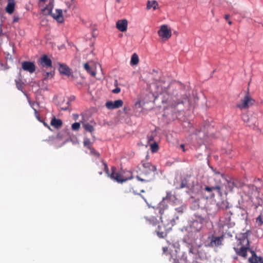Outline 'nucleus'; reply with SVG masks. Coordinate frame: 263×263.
I'll return each instance as SVG.
<instances>
[{"mask_svg":"<svg viewBox=\"0 0 263 263\" xmlns=\"http://www.w3.org/2000/svg\"><path fill=\"white\" fill-rule=\"evenodd\" d=\"M165 97L167 99H162V102L168 104L179 112L192 109L197 100L195 95L190 96V92L187 93L184 90L180 91L170 99H168V95L167 94Z\"/></svg>","mask_w":263,"mask_h":263,"instance_id":"f257e3e1","label":"nucleus"},{"mask_svg":"<svg viewBox=\"0 0 263 263\" xmlns=\"http://www.w3.org/2000/svg\"><path fill=\"white\" fill-rule=\"evenodd\" d=\"M156 210H158L160 214L161 224L159 223L156 226L157 227L155 232L159 237L164 238L168 233L169 229H171V228H167L165 223L166 224L172 223V222H174L173 218L172 216H170V211L168 209V205L165 204L164 202H160L156 208Z\"/></svg>","mask_w":263,"mask_h":263,"instance_id":"f03ea898","label":"nucleus"},{"mask_svg":"<svg viewBox=\"0 0 263 263\" xmlns=\"http://www.w3.org/2000/svg\"><path fill=\"white\" fill-rule=\"evenodd\" d=\"M251 231L247 230L246 232L240 233L236 236L237 240L236 246L234 247V250L236 254L246 258L247 251L250 250V242L248 237L251 235Z\"/></svg>","mask_w":263,"mask_h":263,"instance_id":"7ed1b4c3","label":"nucleus"},{"mask_svg":"<svg viewBox=\"0 0 263 263\" xmlns=\"http://www.w3.org/2000/svg\"><path fill=\"white\" fill-rule=\"evenodd\" d=\"M102 165L104 166V170L108 177L118 183H123L133 178L132 173L130 171H121L117 172L116 167L112 166L111 168V173H109L108 166L103 160L102 161Z\"/></svg>","mask_w":263,"mask_h":263,"instance_id":"20e7f679","label":"nucleus"},{"mask_svg":"<svg viewBox=\"0 0 263 263\" xmlns=\"http://www.w3.org/2000/svg\"><path fill=\"white\" fill-rule=\"evenodd\" d=\"M39 6L45 15H50L54 7V0H39Z\"/></svg>","mask_w":263,"mask_h":263,"instance_id":"39448f33","label":"nucleus"},{"mask_svg":"<svg viewBox=\"0 0 263 263\" xmlns=\"http://www.w3.org/2000/svg\"><path fill=\"white\" fill-rule=\"evenodd\" d=\"M255 101L251 97L248 90L247 92L241 102L237 104V106L240 109H247L254 104Z\"/></svg>","mask_w":263,"mask_h":263,"instance_id":"423d86ee","label":"nucleus"},{"mask_svg":"<svg viewBox=\"0 0 263 263\" xmlns=\"http://www.w3.org/2000/svg\"><path fill=\"white\" fill-rule=\"evenodd\" d=\"M207 222L208 219L206 217L198 214H195V219L193 220L192 225L193 227L195 229L196 231H199Z\"/></svg>","mask_w":263,"mask_h":263,"instance_id":"0eeeda50","label":"nucleus"},{"mask_svg":"<svg viewBox=\"0 0 263 263\" xmlns=\"http://www.w3.org/2000/svg\"><path fill=\"white\" fill-rule=\"evenodd\" d=\"M159 36L163 40L167 41L172 36V31L170 28L166 25H163L160 26L158 31Z\"/></svg>","mask_w":263,"mask_h":263,"instance_id":"6e6552de","label":"nucleus"},{"mask_svg":"<svg viewBox=\"0 0 263 263\" xmlns=\"http://www.w3.org/2000/svg\"><path fill=\"white\" fill-rule=\"evenodd\" d=\"M67 99L62 95H59L54 98V101L61 110H66L68 108V106L66 105Z\"/></svg>","mask_w":263,"mask_h":263,"instance_id":"1a4fd4ad","label":"nucleus"},{"mask_svg":"<svg viewBox=\"0 0 263 263\" xmlns=\"http://www.w3.org/2000/svg\"><path fill=\"white\" fill-rule=\"evenodd\" d=\"M208 239H210L211 241L208 245H207L208 247H218L222 245V241L223 239V236H221L220 237H216L212 235L211 237H209Z\"/></svg>","mask_w":263,"mask_h":263,"instance_id":"9d476101","label":"nucleus"},{"mask_svg":"<svg viewBox=\"0 0 263 263\" xmlns=\"http://www.w3.org/2000/svg\"><path fill=\"white\" fill-rule=\"evenodd\" d=\"M225 180L226 182L225 183V186L226 188V192H232L234 187H238L240 186L237 184V180H235L234 178H230L228 179L226 178Z\"/></svg>","mask_w":263,"mask_h":263,"instance_id":"9b49d317","label":"nucleus"},{"mask_svg":"<svg viewBox=\"0 0 263 263\" xmlns=\"http://www.w3.org/2000/svg\"><path fill=\"white\" fill-rule=\"evenodd\" d=\"M123 104L122 100L119 99L115 101H107L106 103V106L109 109H114L121 107Z\"/></svg>","mask_w":263,"mask_h":263,"instance_id":"f8f14e48","label":"nucleus"},{"mask_svg":"<svg viewBox=\"0 0 263 263\" xmlns=\"http://www.w3.org/2000/svg\"><path fill=\"white\" fill-rule=\"evenodd\" d=\"M142 163L144 168L143 171L145 174H149L151 172H154L156 171V167L155 165H152L150 162L146 161H142Z\"/></svg>","mask_w":263,"mask_h":263,"instance_id":"ddd939ff","label":"nucleus"},{"mask_svg":"<svg viewBox=\"0 0 263 263\" xmlns=\"http://www.w3.org/2000/svg\"><path fill=\"white\" fill-rule=\"evenodd\" d=\"M242 120L249 127L254 128L256 126V118L255 116H243Z\"/></svg>","mask_w":263,"mask_h":263,"instance_id":"4468645a","label":"nucleus"},{"mask_svg":"<svg viewBox=\"0 0 263 263\" xmlns=\"http://www.w3.org/2000/svg\"><path fill=\"white\" fill-rule=\"evenodd\" d=\"M232 215L231 211L226 212L223 216L220 217V221L224 226H230Z\"/></svg>","mask_w":263,"mask_h":263,"instance_id":"2eb2a0df","label":"nucleus"},{"mask_svg":"<svg viewBox=\"0 0 263 263\" xmlns=\"http://www.w3.org/2000/svg\"><path fill=\"white\" fill-rule=\"evenodd\" d=\"M22 68L25 70L33 73L35 70V66L33 63L30 62H23L22 63Z\"/></svg>","mask_w":263,"mask_h":263,"instance_id":"dca6fc26","label":"nucleus"},{"mask_svg":"<svg viewBox=\"0 0 263 263\" xmlns=\"http://www.w3.org/2000/svg\"><path fill=\"white\" fill-rule=\"evenodd\" d=\"M209 127L208 126L207 127L205 125L204 126L202 129L197 130L196 129L194 133L195 135L197 137V138H198L200 140H203L206 139L208 136V134H205V129L206 128H208Z\"/></svg>","mask_w":263,"mask_h":263,"instance_id":"f3484780","label":"nucleus"},{"mask_svg":"<svg viewBox=\"0 0 263 263\" xmlns=\"http://www.w3.org/2000/svg\"><path fill=\"white\" fill-rule=\"evenodd\" d=\"M144 219L146 220V224L149 227H156L159 223V221L157 218L153 216L149 217L146 216L144 217Z\"/></svg>","mask_w":263,"mask_h":263,"instance_id":"a211bd4d","label":"nucleus"},{"mask_svg":"<svg viewBox=\"0 0 263 263\" xmlns=\"http://www.w3.org/2000/svg\"><path fill=\"white\" fill-rule=\"evenodd\" d=\"M127 21L125 19L119 20L116 23V27L119 31L124 32L127 30Z\"/></svg>","mask_w":263,"mask_h":263,"instance_id":"6ab92c4d","label":"nucleus"},{"mask_svg":"<svg viewBox=\"0 0 263 263\" xmlns=\"http://www.w3.org/2000/svg\"><path fill=\"white\" fill-rule=\"evenodd\" d=\"M40 63L41 65L43 67L48 68L52 67L51 60L46 55H44L41 58Z\"/></svg>","mask_w":263,"mask_h":263,"instance_id":"aec40b11","label":"nucleus"},{"mask_svg":"<svg viewBox=\"0 0 263 263\" xmlns=\"http://www.w3.org/2000/svg\"><path fill=\"white\" fill-rule=\"evenodd\" d=\"M59 23H62L64 21L63 12L61 9H56L55 11L50 14Z\"/></svg>","mask_w":263,"mask_h":263,"instance_id":"412c9836","label":"nucleus"},{"mask_svg":"<svg viewBox=\"0 0 263 263\" xmlns=\"http://www.w3.org/2000/svg\"><path fill=\"white\" fill-rule=\"evenodd\" d=\"M59 70L60 73L69 76L71 74L70 68L65 64H59Z\"/></svg>","mask_w":263,"mask_h":263,"instance_id":"4be33fe9","label":"nucleus"},{"mask_svg":"<svg viewBox=\"0 0 263 263\" xmlns=\"http://www.w3.org/2000/svg\"><path fill=\"white\" fill-rule=\"evenodd\" d=\"M15 0H8V3L6 7L5 10L9 14H12L15 9Z\"/></svg>","mask_w":263,"mask_h":263,"instance_id":"5701e85b","label":"nucleus"},{"mask_svg":"<svg viewBox=\"0 0 263 263\" xmlns=\"http://www.w3.org/2000/svg\"><path fill=\"white\" fill-rule=\"evenodd\" d=\"M147 142L148 143H152L153 141H158L159 139L157 136V133L156 130L152 131L147 136Z\"/></svg>","mask_w":263,"mask_h":263,"instance_id":"b1692460","label":"nucleus"},{"mask_svg":"<svg viewBox=\"0 0 263 263\" xmlns=\"http://www.w3.org/2000/svg\"><path fill=\"white\" fill-rule=\"evenodd\" d=\"M84 68L87 71V72L93 77H95L96 74V70L90 66L88 63H86L84 64Z\"/></svg>","mask_w":263,"mask_h":263,"instance_id":"393cba45","label":"nucleus"},{"mask_svg":"<svg viewBox=\"0 0 263 263\" xmlns=\"http://www.w3.org/2000/svg\"><path fill=\"white\" fill-rule=\"evenodd\" d=\"M204 190L209 193L212 192L214 190H216L219 194L220 195H222L221 187L219 185H216L214 186H205Z\"/></svg>","mask_w":263,"mask_h":263,"instance_id":"a878e982","label":"nucleus"},{"mask_svg":"<svg viewBox=\"0 0 263 263\" xmlns=\"http://www.w3.org/2000/svg\"><path fill=\"white\" fill-rule=\"evenodd\" d=\"M158 7V4L156 1H149L147 2L146 8L149 10L153 8L154 10H156Z\"/></svg>","mask_w":263,"mask_h":263,"instance_id":"bb28decb","label":"nucleus"},{"mask_svg":"<svg viewBox=\"0 0 263 263\" xmlns=\"http://www.w3.org/2000/svg\"><path fill=\"white\" fill-rule=\"evenodd\" d=\"M252 256L250 257L248 261L250 263H257L258 261L260 260V257L257 256L253 251H251Z\"/></svg>","mask_w":263,"mask_h":263,"instance_id":"cd10ccee","label":"nucleus"},{"mask_svg":"<svg viewBox=\"0 0 263 263\" xmlns=\"http://www.w3.org/2000/svg\"><path fill=\"white\" fill-rule=\"evenodd\" d=\"M51 125L56 128H59L62 125V121L60 119L53 118L51 121Z\"/></svg>","mask_w":263,"mask_h":263,"instance_id":"c85d7f7f","label":"nucleus"},{"mask_svg":"<svg viewBox=\"0 0 263 263\" xmlns=\"http://www.w3.org/2000/svg\"><path fill=\"white\" fill-rule=\"evenodd\" d=\"M149 145L151 147V149L153 153L157 152L159 150V146L158 141L153 142L152 143H148Z\"/></svg>","mask_w":263,"mask_h":263,"instance_id":"c756f323","label":"nucleus"},{"mask_svg":"<svg viewBox=\"0 0 263 263\" xmlns=\"http://www.w3.org/2000/svg\"><path fill=\"white\" fill-rule=\"evenodd\" d=\"M139 63V57L136 53H134L131 58L130 64L132 65H136Z\"/></svg>","mask_w":263,"mask_h":263,"instance_id":"7c9ffc66","label":"nucleus"},{"mask_svg":"<svg viewBox=\"0 0 263 263\" xmlns=\"http://www.w3.org/2000/svg\"><path fill=\"white\" fill-rule=\"evenodd\" d=\"M174 198H175L174 195H173L171 192H167L166 196L163 198L161 202H164V203H165V200H173ZM165 204H166V203Z\"/></svg>","mask_w":263,"mask_h":263,"instance_id":"2f4dec72","label":"nucleus"},{"mask_svg":"<svg viewBox=\"0 0 263 263\" xmlns=\"http://www.w3.org/2000/svg\"><path fill=\"white\" fill-rule=\"evenodd\" d=\"M83 126L84 128L89 132L92 133L94 131V128L91 125L87 123L84 124Z\"/></svg>","mask_w":263,"mask_h":263,"instance_id":"473e14b6","label":"nucleus"},{"mask_svg":"<svg viewBox=\"0 0 263 263\" xmlns=\"http://www.w3.org/2000/svg\"><path fill=\"white\" fill-rule=\"evenodd\" d=\"M256 223L258 226H260L263 224V217L261 214L256 218Z\"/></svg>","mask_w":263,"mask_h":263,"instance_id":"72a5a7b5","label":"nucleus"},{"mask_svg":"<svg viewBox=\"0 0 263 263\" xmlns=\"http://www.w3.org/2000/svg\"><path fill=\"white\" fill-rule=\"evenodd\" d=\"M84 145L89 149H91V142L89 139H85L83 142Z\"/></svg>","mask_w":263,"mask_h":263,"instance_id":"f704fd0d","label":"nucleus"},{"mask_svg":"<svg viewBox=\"0 0 263 263\" xmlns=\"http://www.w3.org/2000/svg\"><path fill=\"white\" fill-rule=\"evenodd\" d=\"M187 187V181L186 179H184L181 181L179 189H183Z\"/></svg>","mask_w":263,"mask_h":263,"instance_id":"c9c22d12","label":"nucleus"},{"mask_svg":"<svg viewBox=\"0 0 263 263\" xmlns=\"http://www.w3.org/2000/svg\"><path fill=\"white\" fill-rule=\"evenodd\" d=\"M71 127L73 130H78L80 127V124L78 122H75L72 124Z\"/></svg>","mask_w":263,"mask_h":263,"instance_id":"e433bc0d","label":"nucleus"},{"mask_svg":"<svg viewBox=\"0 0 263 263\" xmlns=\"http://www.w3.org/2000/svg\"><path fill=\"white\" fill-rule=\"evenodd\" d=\"M186 209V207L184 205H181V206L176 208L175 210L178 213L182 214L184 212V210Z\"/></svg>","mask_w":263,"mask_h":263,"instance_id":"4c0bfd02","label":"nucleus"},{"mask_svg":"<svg viewBox=\"0 0 263 263\" xmlns=\"http://www.w3.org/2000/svg\"><path fill=\"white\" fill-rule=\"evenodd\" d=\"M66 99L67 101L66 102V105H67L69 106V103L75 99V97L74 96H71L70 97Z\"/></svg>","mask_w":263,"mask_h":263,"instance_id":"58836bf2","label":"nucleus"},{"mask_svg":"<svg viewBox=\"0 0 263 263\" xmlns=\"http://www.w3.org/2000/svg\"><path fill=\"white\" fill-rule=\"evenodd\" d=\"M137 178L139 181H142V182H149L151 180V179L148 178H142L140 176H137Z\"/></svg>","mask_w":263,"mask_h":263,"instance_id":"ea45409f","label":"nucleus"},{"mask_svg":"<svg viewBox=\"0 0 263 263\" xmlns=\"http://www.w3.org/2000/svg\"><path fill=\"white\" fill-rule=\"evenodd\" d=\"M90 149V152L91 153H93L98 157H100V154L99 153H98L97 152H96L94 148H91V149Z\"/></svg>","mask_w":263,"mask_h":263,"instance_id":"a19ab883","label":"nucleus"},{"mask_svg":"<svg viewBox=\"0 0 263 263\" xmlns=\"http://www.w3.org/2000/svg\"><path fill=\"white\" fill-rule=\"evenodd\" d=\"M121 89L119 87H116L115 89L112 90V92L114 93H118L120 92Z\"/></svg>","mask_w":263,"mask_h":263,"instance_id":"79ce46f5","label":"nucleus"},{"mask_svg":"<svg viewBox=\"0 0 263 263\" xmlns=\"http://www.w3.org/2000/svg\"><path fill=\"white\" fill-rule=\"evenodd\" d=\"M53 74L51 72H47L45 76V78H47L50 77H52Z\"/></svg>","mask_w":263,"mask_h":263,"instance_id":"37998d69","label":"nucleus"},{"mask_svg":"<svg viewBox=\"0 0 263 263\" xmlns=\"http://www.w3.org/2000/svg\"><path fill=\"white\" fill-rule=\"evenodd\" d=\"M129 110L128 107H124V113L127 114L128 113V111Z\"/></svg>","mask_w":263,"mask_h":263,"instance_id":"c03bdc74","label":"nucleus"},{"mask_svg":"<svg viewBox=\"0 0 263 263\" xmlns=\"http://www.w3.org/2000/svg\"><path fill=\"white\" fill-rule=\"evenodd\" d=\"M141 101H137L135 103V106L138 107H140L141 106Z\"/></svg>","mask_w":263,"mask_h":263,"instance_id":"a18cd8bd","label":"nucleus"},{"mask_svg":"<svg viewBox=\"0 0 263 263\" xmlns=\"http://www.w3.org/2000/svg\"><path fill=\"white\" fill-rule=\"evenodd\" d=\"M37 104L36 103H33V105H32V108H33L34 110V112H35V114H36L37 113V110H36V109L35 108V106L37 105Z\"/></svg>","mask_w":263,"mask_h":263,"instance_id":"49530a36","label":"nucleus"},{"mask_svg":"<svg viewBox=\"0 0 263 263\" xmlns=\"http://www.w3.org/2000/svg\"><path fill=\"white\" fill-rule=\"evenodd\" d=\"M18 19H19L18 17L14 16L13 21V22H17L18 21Z\"/></svg>","mask_w":263,"mask_h":263,"instance_id":"de8ad7c7","label":"nucleus"},{"mask_svg":"<svg viewBox=\"0 0 263 263\" xmlns=\"http://www.w3.org/2000/svg\"><path fill=\"white\" fill-rule=\"evenodd\" d=\"M133 192L135 194H138V193H136L135 191H133ZM138 195H139L144 200V201L146 202V199L143 196L140 195V194H138Z\"/></svg>","mask_w":263,"mask_h":263,"instance_id":"09e8293b","label":"nucleus"},{"mask_svg":"<svg viewBox=\"0 0 263 263\" xmlns=\"http://www.w3.org/2000/svg\"><path fill=\"white\" fill-rule=\"evenodd\" d=\"M167 250H168V248H167V247H163V253H165V252H166L167 251Z\"/></svg>","mask_w":263,"mask_h":263,"instance_id":"8fccbe9b","label":"nucleus"},{"mask_svg":"<svg viewBox=\"0 0 263 263\" xmlns=\"http://www.w3.org/2000/svg\"><path fill=\"white\" fill-rule=\"evenodd\" d=\"M180 147L182 149L183 151L185 152L184 145V144H181L180 145Z\"/></svg>","mask_w":263,"mask_h":263,"instance_id":"3c124183","label":"nucleus"},{"mask_svg":"<svg viewBox=\"0 0 263 263\" xmlns=\"http://www.w3.org/2000/svg\"><path fill=\"white\" fill-rule=\"evenodd\" d=\"M37 119L41 121V119L43 118V116H36Z\"/></svg>","mask_w":263,"mask_h":263,"instance_id":"603ef678","label":"nucleus"},{"mask_svg":"<svg viewBox=\"0 0 263 263\" xmlns=\"http://www.w3.org/2000/svg\"><path fill=\"white\" fill-rule=\"evenodd\" d=\"M257 263H263V259L261 257H260V260H258Z\"/></svg>","mask_w":263,"mask_h":263,"instance_id":"864d4df0","label":"nucleus"},{"mask_svg":"<svg viewBox=\"0 0 263 263\" xmlns=\"http://www.w3.org/2000/svg\"><path fill=\"white\" fill-rule=\"evenodd\" d=\"M190 253H191L192 254H194V252H193V250L192 248L190 249Z\"/></svg>","mask_w":263,"mask_h":263,"instance_id":"5fc2aeb1","label":"nucleus"},{"mask_svg":"<svg viewBox=\"0 0 263 263\" xmlns=\"http://www.w3.org/2000/svg\"><path fill=\"white\" fill-rule=\"evenodd\" d=\"M116 2L117 3H121L122 2V0H116Z\"/></svg>","mask_w":263,"mask_h":263,"instance_id":"6e6d98bb","label":"nucleus"},{"mask_svg":"<svg viewBox=\"0 0 263 263\" xmlns=\"http://www.w3.org/2000/svg\"><path fill=\"white\" fill-rule=\"evenodd\" d=\"M229 17V15H226V16H225L226 20H228Z\"/></svg>","mask_w":263,"mask_h":263,"instance_id":"4d7b16f0","label":"nucleus"},{"mask_svg":"<svg viewBox=\"0 0 263 263\" xmlns=\"http://www.w3.org/2000/svg\"><path fill=\"white\" fill-rule=\"evenodd\" d=\"M16 85H17V87L18 89L19 90H21V86H18L17 83H16Z\"/></svg>","mask_w":263,"mask_h":263,"instance_id":"13d9d810","label":"nucleus"},{"mask_svg":"<svg viewBox=\"0 0 263 263\" xmlns=\"http://www.w3.org/2000/svg\"><path fill=\"white\" fill-rule=\"evenodd\" d=\"M233 258L234 259H237L238 258V257H237V256H233Z\"/></svg>","mask_w":263,"mask_h":263,"instance_id":"bf43d9fd","label":"nucleus"},{"mask_svg":"<svg viewBox=\"0 0 263 263\" xmlns=\"http://www.w3.org/2000/svg\"><path fill=\"white\" fill-rule=\"evenodd\" d=\"M261 200L259 199L258 201V204L260 205L261 204Z\"/></svg>","mask_w":263,"mask_h":263,"instance_id":"052dcab7","label":"nucleus"},{"mask_svg":"<svg viewBox=\"0 0 263 263\" xmlns=\"http://www.w3.org/2000/svg\"><path fill=\"white\" fill-rule=\"evenodd\" d=\"M228 24H229V25H231V24H232V22H231V21H228Z\"/></svg>","mask_w":263,"mask_h":263,"instance_id":"680f3d73","label":"nucleus"},{"mask_svg":"<svg viewBox=\"0 0 263 263\" xmlns=\"http://www.w3.org/2000/svg\"><path fill=\"white\" fill-rule=\"evenodd\" d=\"M102 173H102V171H101V172H99V174L100 175H102Z\"/></svg>","mask_w":263,"mask_h":263,"instance_id":"e2e57ef3","label":"nucleus"},{"mask_svg":"<svg viewBox=\"0 0 263 263\" xmlns=\"http://www.w3.org/2000/svg\"><path fill=\"white\" fill-rule=\"evenodd\" d=\"M144 192H145V191H144V190H142L141 191V193H144Z\"/></svg>","mask_w":263,"mask_h":263,"instance_id":"0e129e2a","label":"nucleus"},{"mask_svg":"<svg viewBox=\"0 0 263 263\" xmlns=\"http://www.w3.org/2000/svg\"><path fill=\"white\" fill-rule=\"evenodd\" d=\"M221 177L223 178V175L221 174Z\"/></svg>","mask_w":263,"mask_h":263,"instance_id":"69168bd1","label":"nucleus"},{"mask_svg":"<svg viewBox=\"0 0 263 263\" xmlns=\"http://www.w3.org/2000/svg\"><path fill=\"white\" fill-rule=\"evenodd\" d=\"M117 82H116L115 85H117Z\"/></svg>","mask_w":263,"mask_h":263,"instance_id":"338daca9","label":"nucleus"}]
</instances>
